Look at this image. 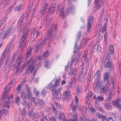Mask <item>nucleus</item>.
Listing matches in <instances>:
<instances>
[{
	"instance_id": "nucleus-1",
	"label": "nucleus",
	"mask_w": 121,
	"mask_h": 121,
	"mask_svg": "<svg viewBox=\"0 0 121 121\" xmlns=\"http://www.w3.org/2000/svg\"><path fill=\"white\" fill-rule=\"evenodd\" d=\"M57 31L56 26V25H53L51 29L47 31V37L45 38L43 41L41 39H39L36 43L35 46L36 49L35 51V52H36L41 49L46 44V41L48 42L47 47L49 48L51 40L54 38L55 35Z\"/></svg>"
},
{
	"instance_id": "nucleus-2",
	"label": "nucleus",
	"mask_w": 121,
	"mask_h": 121,
	"mask_svg": "<svg viewBox=\"0 0 121 121\" xmlns=\"http://www.w3.org/2000/svg\"><path fill=\"white\" fill-rule=\"evenodd\" d=\"M57 12L58 13L60 17L62 19H64L66 18L67 14L69 13L66 10L64 12V8L62 5L58 6L57 8Z\"/></svg>"
},
{
	"instance_id": "nucleus-3",
	"label": "nucleus",
	"mask_w": 121,
	"mask_h": 121,
	"mask_svg": "<svg viewBox=\"0 0 121 121\" xmlns=\"http://www.w3.org/2000/svg\"><path fill=\"white\" fill-rule=\"evenodd\" d=\"M26 91L28 96V99L29 100L31 101L35 100L36 98L35 97H32L33 94L31 91V89L30 87L27 85H26Z\"/></svg>"
},
{
	"instance_id": "nucleus-4",
	"label": "nucleus",
	"mask_w": 121,
	"mask_h": 121,
	"mask_svg": "<svg viewBox=\"0 0 121 121\" xmlns=\"http://www.w3.org/2000/svg\"><path fill=\"white\" fill-rule=\"evenodd\" d=\"M110 55L109 54H108L105 60L104 67L105 68H110L112 66V61L110 60Z\"/></svg>"
},
{
	"instance_id": "nucleus-5",
	"label": "nucleus",
	"mask_w": 121,
	"mask_h": 121,
	"mask_svg": "<svg viewBox=\"0 0 121 121\" xmlns=\"http://www.w3.org/2000/svg\"><path fill=\"white\" fill-rule=\"evenodd\" d=\"M94 21L93 18L92 16L88 17L87 24V31L90 32L91 30V25Z\"/></svg>"
},
{
	"instance_id": "nucleus-6",
	"label": "nucleus",
	"mask_w": 121,
	"mask_h": 121,
	"mask_svg": "<svg viewBox=\"0 0 121 121\" xmlns=\"http://www.w3.org/2000/svg\"><path fill=\"white\" fill-rule=\"evenodd\" d=\"M36 68H35L34 66L30 65L29 67H27L26 69V73L28 75H30L33 71V75H35L36 73Z\"/></svg>"
},
{
	"instance_id": "nucleus-7",
	"label": "nucleus",
	"mask_w": 121,
	"mask_h": 121,
	"mask_svg": "<svg viewBox=\"0 0 121 121\" xmlns=\"http://www.w3.org/2000/svg\"><path fill=\"white\" fill-rule=\"evenodd\" d=\"M110 85L109 82H107L105 84V86H104L101 88L99 91L100 94L103 93L105 94L108 91V88Z\"/></svg>"
},
{
	"instance_id": "nucleus-8",
	"label": "nucleus",
	"mask_w": 121,
	"mask_h": 121,
	"mask_svg": "<svg viewBox=\"0 0 121 121\" xmlns=\"http://www.w3.org/2000/svg\"><path fill=\"white\" fill-rule=\"evenodd\" d=\"M11 51V48H10L9 46L6 47V48L5 49L4 52H3L2 55V56L1 59L2 61H3L6 57L7 54L9 55Z\"/></svg>"
},
{
	"instance_id": "nucleus-9",
	"label": "nucleus",
	"mask_w": 121,
	"mask_h": 121,
	"mask_svg": "<svg viewBox=\"0 0 121 121\" xmlns=\"http://www.w3.org/2000/svg\"><path fill=\"white\" fill-rule=\"evenodd\" d=\"M80 58V53H77V55L73 56L72 57V60L71 63L72 64L74 63V65H75L78 63L79 61V59Z\"/></svg>"
},
{
	"instance_id": "nucleus-10",
	"label": "nucleus",
	"mask_w": 121,
	"mask_h": 121,
	"mask_svg": "<svg viewBox=\"0 0 121 121\" xmlns=\"http://www.w3.org/2000/svg\"><path fill=\"white\" fill-rule=\"evenodd\" d=\"M66 11H68L69 13L70 12L73 14L75 12V9L74 5L71 3H69L68 8L66 9Z\"/></svg>"
},
{
	"instance_id": "nucleus-11",
	"label": "nucleus",
	"mask_w": 121,
	"mask_h": 121,
	"mask_svg": "<svg viewBox=\"0 0 121 121\" xmlns=\"http://www.w3.org/2000/svg\"><path fill=\"white\" fill-rule=\"evenodd\" d=\"M93 99L95 101V105L96 106L99 103V101H103L104 100V98L102 95H101L98 96L97 97L96 95H94Z\"/></svg>"
},
{
	"instance_id": "nucleus-12",
	"label": "nucleus",
	"mask_w": 121,
	"mask_h": 121,
	"mask_svg": "<svg viewBox=\"0 0 121 121\" xmlns=\"http://www.w3.org/2000/svg\"><path fill=\"white\" fill-rule=\"evenodd\" d=\"M29 34V32L26 30H24L21 38L20 41H26V42L28 36Z\"/></svg>"
},
{
	"instance_id": "nucleus-13",
	"label": "nucleus",
	"mask_w": 121,
	"mask_h": 121,
	"mask_svg": "<svg viewBox=\"0 0 121 121\" xmlns=\"http://www.w3.org/2000/svg\"><path fill=\"white\" fill-rule=\"evenodd\" d=\"M48 6V4L47 3H45L43 5L40 10V15L41 17L42 16L43 14H45L46 13Z\"/></svg>"
},
{
	"instance_id": "nucleus-14",
	"label": "nucleus",
	"mask_w": 121,
	"mask_h": 121,
	"mask_svg": "<svg viewBox=\"0 0 121 121\" xmlns=\"http://www.w3.org/2000/svg\"><path fill=\"white\" fill-rule=\"evenodd\" d=\"M62 88L60 87L58 89L55 91V96L56 97V98L59 101L60 100V98L61 96L60 93V90H62Z\"/></svg>"
},
{
	"instance_id": "nucleus-15",
	"label": "nucleus",
	"mask_w": 121,
	"mask_h": 121,
	"mask_svg": "<svg viewBox=\"0 0 121 121\" xmlns=\"http://www.w3.org/2000/svg\"><path fill=\"white\" fill-rule=\"evenodd\" d=\"M99 0H95L94 4V10L96 12L98 9H99L103 5V3L101 2L99 6L98 5L99 4Z\"/></svg>"
},
{
	"instance_id": "nucleus-16",
	"label": "nucleus",
	"mask_w": 121,
	"mask_h": 121,
	"mask_svg": "<svg viewBox=\"0 0 121 121\" xmlns=\"http://www.w3.org/2000/svg\"><path fill=\"white\" fill-rule=\"evenodd\" d=\"M101 87V83L100 82L99 80H96L94 83V88L96 90H98Z\"/></svg>"
},
{
	"instance_id": "nucleus-17",
	"label": "nucleus",
	"mask_w": 121,
	"mask_h": 121,
	"mask_svg": "<svg viewBox=\"0 0 121 121\" xmlns=\"http://www.w3.org/2000/svg\"><path fill=\"white\" fill-rule=\"evenodd\" d=\"M21 98L23 100L22 103L23 105H27V103L26 101V95L25 92H22L21 94Z\"/></svg>"
},
{
	"instance_id": "nucleus-18",
	"label": "nucleus",
	"mask_w": 121,
	"mask_h": 121,
	"mask_svg": "<svg viewBox=\"0 0 121 121\" xmlns=\"http://www.w3.org/2000/svg\"><path fill=\"white\" fill-rule=\"evenodd\" d=\"M77 108L78 110H80V112L82 114H84L86 113L87 111L86 108L82 105L80 106L78 105L77 106Z\"/></svg>"
},
{
	"instance_id": "nucleus-19",
	"label": "nucleus",
	"mask_w": 121,
	"mask_h": 121,
	"mask_svg": "<svg viewBox=\"0 0 121 121\" xmlns=\"http://www.w3.org/2000/svg\"><path fill=\"white\" fill-rule=\"evenodd\" d=\"M52 19V17L49 16V15H47L46 17L45 20L44 22V24L46 26H48L50 22Z\"/></svg>"
},
{
	"instance_id": "nucleus-20",
	"label": "nucleus",
	"mask_w": 121,
	"mask_h": 121,
	"mask_svg": "<svg viewBox=\"0 0 121 121\" xmlns=\"http://www.w3.org/2000/svg\"><path fill=\"white\" fill-rule=\"evenodd\" d=\"M56 7V5L55 4H53L48 9V13H53Z\"/></svg>"
},
{
	"instance_id": "nucleus-21",
	"label": "nucleus",
	"mask_w": 121,
	"mask_h": 121,
	"mask_svg": "<svg viewBox=\"0 0 121 121\" xmlns=\"http://www.w3.org/2000/svg\"><path fill=\"white\" fill-rule=\"evenodd\" d=\"M56 116L57 118L60 120H66L65 119V114L63 113L58 114L56 115Z\"/></svg>"
},
{
	"instance_id": "nucleus-22",
	"label": "nucleus",
	"mask_w": 121,
	"mask_h": 121,
	"mask_svg": "<svg viewBox=\"0 0 121 121\" xmlns=\"http://www.w3.org/2000/svg\"><path fill=\"white\" fill-rule=\"evenodd\" d=\"M11 88L10 86H9V87H5L4 88V93L2 97V98L3 99H4L5 97H6L9 92L10 91V89Z\"/></svg>"
},
{
	"instance_id": "nucleus-23",
	"label": "nucleus",
	"mask_w": 121,
	"mask_h": 121,
	"mask_svg": "<svg viewBox=\"0 0 121 121\" xmlns=\"http://www.w3.org/2000/svg\"><path fill=\"white\" fill-rule=\"evenodd\" d=\"M103 104L105 108L106 109L108 110H111L112 109V105L109 103H107L104 102Z\"/></svg>"
},
{
	"instance_id": "nucleus-24",
	"label": "nucleus",
	"mask_w": 121,
	"mask_h": 121,
	"mask_svg": "<svg viewBox=\"0 0 121 121\" xmlns=\"http://www.w3.org/2000/svg\"><path fill=\"white\" fill-rule=\"evenodd\" d=\"M111 86L113 92L115 93V88L117 84L115 82L113 79H111Z\"/></svg>"
},
{
	"instance_id": "nucleus-25",
	"label": "nucleus",
	"mask_w": 121,
	"mask_h": 121,
	"mask_svg": "<svg viewBox=\"0 0 121 121\" xmlns=\"http://www.w3.org/2000/svg\"><path fill=\"white\" fill-rule=\"evenodd\" d=\"M60 81V78L59 77H58L56 79L55 82V84L54 85V87H55V89L56 87H58L60 84L59 82Z\"/></svg>"
},
{
	"instance_id": "nucleus-26",
	"label": "nucleus",
	"mask_w": 121,
	"mask_h": 121,
	"mask_svg": "<svg viewBox=\"0 0 121 121\" xmlns=\"http://www.w3.org/2000/svg\"><path fill=\"white\" fill-rule=\"evenodd\" d=\"M116 99L115 100L112 101L111 103V104L114 105L115 107H116L118 105V104L119 103V102L120 99Z\"/></svg>"
},
{
	"instance_id": "nucleus-27",
	"label": "nucleus",
	"mask_w": 121,
	"mask_h": 121,
	"mask_svg": "<svg viewBox=\"0 0 121 121\" xmlns=\"http://www.w3.org/2000/svg\"><path fill=\"white\" fill-rule=\"evenodd\" d=\"M82 89L81 86L80 85H78L76 87V93L77 96H78L79 93Z\"/></svg>"
},
{
	"instance_id": "nucleus-28",
	"label": "nucleus",
	"mask_w": 121,
	"mask_h": 121,
	"mask_svg": "<svg viewBox=\"0 0 121 121\" xmlns=\"http://www.w3.org/2000/svg\"><path fill=\"white\" fill-rule=\"evenodd\" d=\"M97 117L99 118L102 119V121H103V120H105L106 117L105 116L103 115L102 114H100L99 113H98L96 114Z\"/></svg>"
},
{
	"instance_id": "nucleus-29",
	"label": "nucleus",
	"mask_w": 121,
	"mask_h": 121,
	"mask_svg": "<svg viewBox=\"0 0 121 121\" xmlns=\"http://www.w3.org/2000/svg\"><path fill=\"white\" fill-rule=\"evenodd\" d=\"M108 73L106 72L105 73L104 76V82L107 81V82H109V77L108 76Z\"/></svg>"
},
{
	"instance_id": "nucleus-30",
	"label": "nucleus",
	"mask_w": 121,
	"mask_h": 121,
	"mask_svg": "<svg viewBox=\"0 0 121 121\" xmlns=\"http://www.w3.org/2000/svg\"><path fill=\"white\" fill-rule=\"evenodd\" d=\"M44 65V67L47 69L50 68V64L49 61L48 60H46L45 61Z\"/></svg>"
},
{
	"instance_id": "nucleus-31",
	"label": "nucleus",
	"mask_w": 121,
	"mask_h": 121,
	"mask_svg": "<svg viewBox=\"0 0 121 121\" xmlns=\"http://www.w3.org/2000/svg\"><path fill=\"white\" fill-rule=\"evenodd\" d=\"M40 31L38 30L37 31L35 30L33 34L32 35L34 38H35L37 36L39 35L40 34Z\"/></svg>"
},
{
	"instance_id": "nucleus-32",
	"label": "nucleus",
	"mask_w": 121,
	"mask_h": 121,
	"mask_svg": "<svg viewBox=\"0 0 121 121\" xmlns=\"http://www.w3.org/2000/svg\"><path fill=\"white\" fill-rule=\"evenodd\" d=\"M64 95L66 98H70L71 97V93L69 91H65L64 92Z\"/></svg>"
},
{
	"instance_id": "nucleus-33",
	"label": "nucleus",
	"mask_w": 121,
	"mask_h": 121,
	"mask_svg": "<svg viewBox=\"0 0 121 121\" xmlns=\"http://www.w3.org/2000/svg\"><path fill=\"white\" fill-rule=\"evenodd\" d=\"M26 41H20L19 43V44L20 45V47H22L23 48L25 47L26 46Z\"/></svg>"
},
{
	"instance_id": "nucleus-34",
	"label": "nucleus",
	"mask_w": 121,
	"mask_h": 121,
	"mask_svg": "<svg viewBox=\"0 0 121 121\" xmlns=\"http://www.w3.org/2000/svg\"><path fill=\"white\" fill-rule=\"evenodd\" d=\"M23 7L24 6L23 5H19L14 9V10L16 12L18 11L21 10Z\"/></svg>"
},
{
	"instance_id": "nucleus-35",
	"label": "nucleus",
	"mask_w": 121,
	"mask_h": 121,
	"mask_svg": "<svg viewBox=\"0 0 121 121\" xmlns=\"http://www.w3.org/2000/svg\"><path fill=\"white\" fill-rule=\"evenodd\" d=\"M78 105H76L75 104V105H73V102L71 104V108L72 110V112H75L77 110V106Z\"/></svg>"
},
{
	"instance_id": "nucleus-36",
	"label": "nucleus",
	"mask_w": 121,
	"mask_h": 121,
	"mask_svg": "<svg viewBox=\"0 0 121 121\" xmlns=\"http://www.w3.org/2000/svg\"><path fill=\"white\" fill-rule=\"evenodd\" d=\"M32 48H31L26 53V58H28L31 56L32 53Z\"/></svg>"
},
{
	"instance_id": "nucleus-37",
	"label": "nucleus",
	"mask_w": 121,
	"mask_h": 121,
	"mask_svg": "<svg viewBox=\"0 0 121 121\" xmlns=\"http://www.w3.org/2000/svg\"><path fill=\"white\" fill-rule=\"evenodd\" d=\"M10 104V101L8 99L4 103V108H9V105Z\"/></svg>"
},
{
	"instance_id": "nucleus-38",
	"label": "nucleus",
	"mask_w": 121,
	"mask_h": 121,
	"mask_svg": "<svg viewBox=\"0 0 121 121\" xmlns=\"http://www.w3.org/2000/svg\"><path fill=\"white\" fill-rule=\"evenodd\" d=\"M8 110L7 109H1L0 110V117L2 115L7 114Z\"/></svg>"
},
{
	"instance_id": "nucleus-39",
	"label": "nucleus",
	"mask_w": 121,
	"mask_h": 121,
	"mask_svg": "<svg viewBox=\"0 0 121 121\" xmlns=\"http://www.w3.org/2000/svg\"><path fill=\"white\" fill-rule=\"evenodd\" d=\"M29 116L30 117H33L35 116V114L34 112L33 109H31L28 112Z\"/></svg>"
},
{
	"instance_id": "nucleus-40",
	"label": "nucleus",
	"mask_w": 121,
	"mask_h": 121,
	"mask_svg": "<svg viewBox=\"0 0 121 121\" xmlns=\"http://www.w3.org/2000/svg\"><path fill=\"white\" fill-rule=\"evenodd\" d=\"M36 61L35 60L33 59L32 58L29 60L28 61V64L30 65L33 66V65L35 62Z\"/></svg>"
},
{
	"instance_id": "nucleus-41",
	"label": "nucleus",
	"mask_w": 121,
	"mask_h": 121,
	"mask_svg": "<svg viewBox=\"0 0 121 121\" xmlns=\"http://www.w3.org/2000/svg\"><path fill=\"white\" fill-rule=\"evenodd\" d=\"M8 30L7 32L8 33V34H10L11 33H13L14 31L15 28L13 27H10L9 28H8L6 29V30Z\"/></svg>"
},
{
	"instance_id": "nucleus-42",
	"label": "nucleus",
	"mask_w": 121,
	"mask_h": 121,
	"mask_svg": "<svg viewBox=\"0 0 121 121\" xmlns=\"http://www.w3.org/2000/svg\"><path fill=\"white\" fill-rule=\"evenodd\" d=\"M88 107L91 112L93 113H95V110L94 108L92 106L91 104H89L88 105Z\"/></svg>"
},
{
	"instance_id": "nucleus-43",
	"label": "nucleus",
	"mask_w": 121,
	"mask_h": 121,
	"mask_svg": "<svg viewBox=\"0 0 121 121\" xmlns=\"http://www.w3.org/2000/svg\"><path fill=\"white\" fill-rule=\"evenodd\" d=\"M48 87L49 89L52 91L56 90L55 87H54V85H53L51 82L49 84Z\"/></svg>"
},
{
	"instance_id": "nucleus-44",
	"label": "nucleus",
	"mask_w": 121,
	"mask_h": 121,
	"mask_svg": "<svg viewBox=\"0 0 121 121\" xmlns=\"http://www.w3.org/2000/svg\"><path fill=\"white\" fill-rule=\"evenodd\" d=\"M100 73V71L99 70H98L96 71L95 75V77H96V78L99 79V77L101 76V75Z\"/></svg>"
},
{
	"instance_id": "nucleus-45",
	"label": "nucleus",
	"mask_w": 121,
	"mask_h": 121,
	"mask_svg": "<svg viewBox=\"0 0 121 121\" xmlns=\"http://www.w3.org/2000/svg\"><path fill=\"white\" fill-rule=\"evenodd\" d=\"M38 103L39 105L42 107H43L44 104L43 101L41 99H39L37 100Z\"/></svg>"
},
{
	"instance_id": "nucleus-46",
	"label": "nucleus",
	"mask_w": 121,
	"mask_h": 121,
	"mask_svg": "<svg viewBox=\"0 0 121 121\" xmlns=\"http://www.w3.org/2000/svg\"><path fill=\"white\" fill-rule=\"evenodd\" d=\"M20 100L19 97H17L15 99V103L18 106H19L20 104Z\"/></svg>"
},
{
	"instance_id": "nucleus-47",
	"label": "nucleus",
	"mask_w": 121,
	"mask_h": 121,
	"mask_svg": "<svg viewBox=\"0 0 121 121\" xmlns=\"http://www.w3.org/2000/svg\"><path fill=\"white\" fill-rule=\"evenodd\" d=\"M33 0H30L29 4L28 9L29 11L30 10V8L33 6Z\"/></svg>"
},
{
	"instance_id": "nucleus-48",
	"label": "nucleus",
	"mask_w": 121,
	"mask_h": 121,
	"mask_svg": "<svg viewBox=\"0 0 121 121\" xmlns=\"http://www.w3.org/2000/svg\"><path fill=\"white\" fill-rule=\"evenodd\" d=\"M114 51L113 46L112 45H110L109 49V52L112 55L113 54Z\"/></svg>"
},
{
	"instance_id": "nucleus-49",
	"label": "nucleus",
	"mask_w": 121,
	"mask_h": 121,
	"mask_svg": "<svg viewBox=\"0 0 121 121\" xmlns=\"http://www.w3.org/2000/svg\"><path fill=\"white\" fill-rule=\"evenodd\" d=\"M87 118L86 116L82 115L81 116L80 119V121H87Z\"/></svg>"
},
{
	"instance_id": "nucleus-50",
	"label": "nucleus",
	"mask_w": 121,
	"mask_h": 121,
	"mask_svg": "<svg viewBox=\"0 0 121 121\" xmlns=\"http://www.w3.org/2000/svg\"><path fill=\"white\" fill-rule=\"evenodd\" d=\"M15 82V80L14 78H13L11 81L9 82V83L8 87H9V86H10L11 87V85L12 86L14 84V83Z\"/></svg>"
},
{
	"instance_id": "nucleus-51",
	"label": "nucleus",
	"mask_w": 121,
	"mask_h": 121,
	"mask_svg": "<svg viewBox=\"0 0 121 121\" xmlns=\"http://www.w3.org/2000/svg\"><path fill=\"white\" fill-rule=\"evenodd\" d=\"M76 70L73 69L71 70L68 73V74L69 75H72L73 74H75L76 72Z\"/></svg>"
},
{
	"instance_id": "nucleus-52",
	"label": "nucleus",
	"mask_w": 121,
	"mask_h": 121,
	"mask_svg": "<svg viewBox=\"0 0 121 121\" xmlns=\"http://www.w3.org/2000/svg\"><path fill=\"white\" fill-rule=\"evenodd\" d=\"M26 113V109L24 108H22L21 111V113L22 116L24 117Z\"/></svg>"
},
{
	"instance_id": "nucleus-53",
	"label": "nucleus",
	"mask_w": 121,
	"mask_h": 121,
	"mask_svg": "<svg viewBox=\"0 0 121 121\" xmlns=\"http://www.w3.org/2000/svg\"><path fill=\"white\" fill-rule=\"evenodd\" d=\"M33 92L34 94H35L36 96H38L39 94V92L37 89L35 87L34 88V90L33 91Z\"/></svg>"
},
{
	"instance_id": "nucleus-54",
	"label": "nucleus",
	"mask_w": 121,
	"mask_h": 121,
	"mask_svg": "<svg viewBox=\"0 0 121 121\" xmlns=\"http://www.w3.org/2000/svg\"><path fill=\"white\" fill-rule=\"evenodd\" d=\"M108 25V24H107V23H105L104 25L102 28V33H103L106 30L107 27V26Z\"/></svg>"
},
{
	"instance_id": "nucleus-55",
	"label": "nucleus",
	"mask_w": 121,
	"mask_h": 121,
	"mask_svg": "<svg viewBox=\"0 0 121 121\" xmlns=\"http://www.w3.org/2000/svg\"><path fill=\"white\" fill-rule=\"evenodd\" d=\"M76 79L74 78H72L71 79V84L72 85L75 84L76 82Z\"/></svg>"
},
{
	"instance_id": "nucleus-56",
	"label": "nucleus",
	"mask_w": 121,
	"mask_h": 121,
	"mask_svg": "<svg viewBox=\"0 0 121 121\" xmlns=\"http://www.w3.org/2000/svg\"><path fill=\"white\" fill-rule=\"evenodd\" d=\"M8 30V29L7 30H6V32L4 33L2 37V39H5L6 36H7V35H9V34L7 32Z\"/></svg>"
},
{
	"instance_id": "nucleus-57",
	"label": "nucleus",
	"mask_w": 121,
	"mask_h": 121,
	"mask_svg": "<svg viewBox=\"0 0 121 121\" xmlns=\"http://www.w3.org/2000/svg\"><path fill=\"white\" fill-rule=\"evenodd\" d=\"M41 95L44 97H45L47 94L46 91L45 90H43L41 93Z\"/></svg>"
},
{
	"instance_id": "nucleus-58",
	"label": "nucleus",
	"mask_w": 121,
	"mask_h": 121,
	"mask_svg": "<svg viewBox=\"0 0 121 121\" xmlns=\"http://www.w3.org/2000/svg\"><path fill=\"white\" fill-rule=\"evenodd\" d=\"M37 10V9L36 8V7H35L33 9V11L32 12L31 16L32 17H34L35 16V14L36 13V10Z\"/></svg>"
},
{
	"instance_id": "nucleus-59",
	"label": "nucleus",
	"mask_w": 121,
	"mask_h": 121,
	"mask_svg": "<svg viewBox=\"0 0 121 121\" xmlns=\"http://www.w3.org/2000/svg\"><path fill=\"white\" fill-rule=\"evenodd\" d=\"M81 34V32L80 31L77 34V36L76 39V40L77 41L80 38V37Z\"/></svg>"
},
{
	"instance_id": "nucleus-60",
	"label": "nucleus",
	"mask_w": 121,
	"mask_h": 121,
	"mask_svg": "<svg viewBox=\"0 0 121 121\" xmlns=\"http://www.w3.org/2000/svg\"><path fill=\"white\" fill-rule=\"evenodd\" d=\"M20 70H19V68H17L15 72L14 73L15 75H17L20 74L21 73H19Z\"/></svg>"
},
{
	"instance_id": "nucleus-61",
	"label": "nucleus",
	"mask_w": 121,
	"mask_h": 121,
	"mask_svg": "<svg viewBox=\"0 0 121 121\" xmlns=\"http://www.w3.org/2000/svg\"><path fill=\"white\" fill-rule=\"evenodd\" d=\"M108 96V100L109 101H110L112 99V93L111 92H110Z\"/></svg>"
},
{
	"instance_id": "nucleus-62",
	"label": "nucleus",
	"mask_w": 121,
	"mask_h": 121,
	"mask_svg": "<svg viewBox=\"0 0 121 121\" xmlns=\"http://www.w3.org/2000/svg\"><path fill=\"white\" fill-rule=\"evenodd\" d=\"M22 26V25L21 24L18 23V26L17 27V30L19 31H21V28Z\"/></svg>"
},
{
	"instance_id": "nucleus-63",
	"label": "nucleus",
	"mask_w": 121,
	"mask_h": 121,
	"mask_svg": "<svg viewBox=\"0 0 121 121\" xmlns=\"http://www.w3.org/2000/svg\"><path fill=\"white\" fill-rule=\"evenodd\" d=\"M101 38L102 36L101 34L99 33L98 35L97 38L96 39V41L97 42H98Z\"/></svg>"
},
{
	"instance_id": "nucleus-64",
	"label": "nucleus",
	"mask_w": 121,
	"mask_h": 121,
	"mask_svg": "<svg viewBox=\"0 0 121 121\" xmlns=\"http://www.w3.org/2000/svg\"><path fill=\"white\" fill-rule=\"evenodd\" d=\"M103 121H113L112 117H110L108 119L106 117L105 120H103Z\"/></svg>"
}]
</instances>
